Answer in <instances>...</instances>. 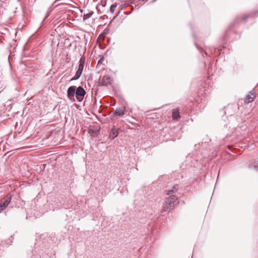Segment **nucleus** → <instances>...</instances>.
<instances>
[{"mask_svg": "<svg viewBox=\"0 0 258 258\" xmlns=\"http://www.w3.org/2000/svg\"><path fill=\"white\" fill-rule=\"evenodd\" d=\"M178 185L175 184L170 190H166V194L168 197L163 205V211L166 212L173 209L175 206L179 203L178 201Z\"/></svg>", "mask_w": 258, "mask_h": 258, "instance_id": "obj_1", "label": "nucleus"}, {"mask_svg": "<svg viewBox=\"0 0 258 258\" xmlns=\"http://www.w3.org/2000/svg\"><path fill=\"white\" fill-rule=\"evenodd\" d=\"M76 86H71L67 90V96L68 98L72 101L75 102L76 99Z\"/></svg>", "mask_w": 258, "mask_h": 258, "instance_id": "obj_2", "label": "nucleus"}, {"mask_svg": "<svg viewBox=\"0 0 258 258\" xmlns=\"http://www.w3.org/2000/svg\"><path fill=\"white\" fill-rule=\"evenodd\" d=\"M86 91L82 86L76 87V99L78 101L81 102L83 100Z\"/></svg>", "mask_w": 258, "mask_h": 258, "instance_id": "obj_3", "label": "nucleus"}, {"mask_svg": "<svg viewBox=\"0 0 258 258\" xmlns=\"http://www.w3.org/2000/svg\"><path fill=\"white\" fill-rule=\"evenodd\" d=\"M119 134V128L113 125L109 132V137L111 139H114L116 138Z\"/></svg>", "mask_w": 258, "mask_h": 258, "instance_id": "obj_4", "label": "nucleus"}, {"mask_svg": "<svg viewBox=\"0 0 258 258\" xmlns=\"http://www.w3.org/2000/svg\"><path fill=\"white\" fill-rule=\"evenodd\" d=\"M112 80L108 75L104 76L100 82V86H108L111 84Z\"/></svg>", "mask_w": 258, "mask_h": 258, "instance_id": "obj_5", "label": "nucleus"}, {"mask_svg": "<svg viewBox=\"0 0 258 258\" xmlns=\"http://www.w3.org/2000/svg\"><path fill=\"white\" fill-rule=\"evenodd\" d=\"M11 201V197L7 198L4 202L0 203V214L8 207Z\"/></svg>", "mask_w": 258, "mask_h": 258, "instance_id": "obj_6", "label": "nucleus"}, {"mask_svg": "<svg viewBox=\"0 0 258 258\" xmlns=\"http://www.w3.org/2000/svg\"><path fill=\"white\" fill-rule=\"evenodd\" d=\"M124 108L117 107L115 109L113 114L120 117H122L124 114Z\"/></svg>", "mask_w": 258, "mask_h": 258, "instance_id": "obj_7", "label": "nucleus"}, {"mask_svg": "<svg viewBox=\"0 0 258 258\" xmlns=\"http://www.w3.org/2000/svg\"><path fill=\"white\" fill-rule=\"evenodd\" d=\"M172 117L174 119L178 120L180 118L179 109L178 108L173 109L172 110Z\"/></svg>", "mask_w": 258, "mask_h": 258, "instance_id": "obj_8", "label": "nucleus"}, {"mask_svg": "<svg viewBox=\"0 0 258 258\" xmlns=\"http://www.w3.org/2000/svg\"><path fill=\"white\" fill-rule=\"evenodd\" d=\"M248 167L249 169H252L258 172V161H254L252 163H249L248 164Z\"/></svg>", "mask_w": 258, "mask_h": 258, "instance_id": "obj_9", "label": "nucleus"}, {"mask_svg": "<svg viewBox=\"0 0 258 258\" xmlns=\"http://www.w3.org/2000/svg\"><path fill=\"white\" fill-rule=\"evenodd\" d=\"M79 66L78 70L79 71H80L81 72H83L84 67V63H85V58L83 57H81L79 61Z\"/></svg>", "mask_w": 258, "mask_h": 258, "instance_id": "obj_10", "label": "nucleus"}, {"mask_svg": "<svg viewBox=\"0 0 258 258\" xmlns=\"http://www.w3.org/2000/svg\"><path fill=\"white\" fill-rule=\"evenodd\" d=\"M252 95H253V97H251L249 95H246L244 98V102L246 103L251 102L255 96L254 94Z\"/></svg>", "mask_w": 258, "mask_h": 258, "instance_id": "obj_11", "label": "nucleus"}, {"mask_svg": "<svg viewBox=\"0 0 258 258\" xmlns=\"http://www.w3.org/2000/svg\"><path fill=\"white\" fill-rule=\"evenodd\" d=\"M82 73V72L77 70L75 76L71 79V81H75L78 80L81 76Z\"/></svg>", "mask_w": 258, "mask_h": 258, "instance_id": "obj_12", "label": "nucleus"}, {"mask_svg": "<svg viewBox=\"0 0 258 258\" xmlns=\"http://www.w3.org/2000/svg\"><path fill=\"white\" fill-rule=\"evenodd\" d=\"M94 12L93 11L89 12L86 14H84L83 16V20H86L89 18H90L92 15L93 14Z\"/></svg>", "mask_w": 258, "mask_h": 258, "instance_id": "obj_13", "label": "nucleus"}, {"mask_svg": "<svg viewBox=\"0 0 258 258\" xmlns=\"http://www.w3.org/2000/svg\"><path fill=\"white\" fill-rule=\"evenodd\" d=\"M116 7H117L116 5H112L110 8V12L111 13H113L114 12Z\"/></svg>", "mask_w": 258, "mask_h": 258, "instance_id": "obj_14", "label": "nucleus"}, {"mask_svg": "<svg viewBox=\"0 0 258 258\" xmlns=\"http://www.w3.org/2000/svg\"><path fill=\"white\" fill-rule=\"evenodd\" d=\"M131 4V2L130 1H125L124 3V7H127L128 6H130Z\"/></svg>", "mask_w": 258, "mask_h": 258, "instance_id": "obj_15", "label": "nucleus"}, {"mask_svg": "<svg viewBox=\"0 0 258 258\" xmlns=\"http://www.w3.org/2000/svg\"><path fill=\"white\" fill-rule=\"evenodd\" d=\"M69 2H72V1L69 0L68 2H67L60 3L59 4H58V5H69V4H70Z\"/></svg>", "mask_w": 258, "mask_h": 258, "instance_id": "obj_16", "label": "nucleus"}, {"mask_svg": "<svg viewBox=\"0 0 258 258\" xmlns=\"http://www.w3.org/2000/svg\"><path fill=\"white\" fill-rule=\"evenodd\" d=\"M249 17V15H245L243 17H242V20L243 21H245V20L247 19V18H248Z\"/></svg>", "mask_w": 258, "mask_h": 258, "instance_id": "obj_17", "label": "nucleus"}, {"mask_svg": "<svg viewBox=\"0 0 258 258\" xmlns=\"http://www.w3.org/2000/svg\"><path fill=\"white\" fill-rule=\"evenodd\" d=\"M131 13V12H125V14L128 15V14H130Z\"/></svg>", "mask_w": 258, "mask_h": 258, "instance_id": "obj_18", "label": "nucleus"}, {"mask_svg": "<svg viewBox=\"0 0 258 258\" xmlns=\"http://www.w3.org/2000/svg\"><path fill=\"white\" fill-rule=\"evenodd\" d=\"M195 45L196 46L197 49H199V46L197 45V44L196 43H195Z\"/></svg>", "mask_w": 258, "mask_h": 258, "instance_id": "obj_19", "label": "nucleus"}, {"mask_svg": "<svg viewBox=\"0 0 258 258\" xmlns=\"http://www.w3.org/2000/svg\"><path fill=\"white\" fill-rule=\"evenodd\" d=\"M133 10V6H132V11Z\"/></svg>", "mask_w": 258, "mask_h": 258, "instance_id": "obj_20", "label": "nucleus"}, {"mask_svg": "<svg viewBox=\"0 0 258 258\" xmlns=\"http://www.w3.org/2000/svg\"><path fill=\"white\" fill-rule=\"evenodd\" d=\"M156 0H154L153 2H155Z\"/></svg>", "mask_w": 258, "mask_h": 258, "instance_id": "obj_21", "label": "nucleus"}]
</instances>
